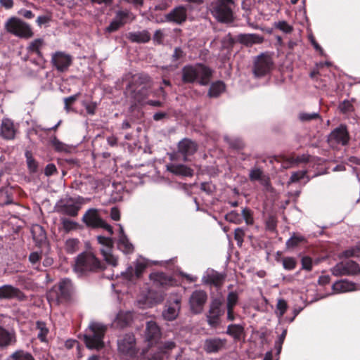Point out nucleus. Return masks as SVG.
<instances>
[{
    "mask_svg": "<svg viewBox=\"0 0 360 360\" xmlns=\"http://www.w3.org/2000/svg\"><path fill=\"white\" fill-rule=\"evenodd\" d=\"M288 309V304L283 299H280L278 300L276 304L277 314L278 317H281L284 315L286 310Z\"/></svg>",
    "mask_w": 360,
    "mask_h": 360,
    "instance_id": "obj_54",
    "label": "nucleus"
},
{
    "mask_svg": "<svg viewBox=\"0 0 360 360\" xmlns=\"http://www.w3.org/2000/svg\"><path fill=\"white\" fill-rule=\"evenodd\" d=\"M332 289L337 293H345L356 290L357 288L355 283L344 279L334 283Z\"/></svg>",
    "mask_w": 360,
    "mask_h": 360,
    "instance_id": "obj_25",
    "label": "nucleus"
},
{
    "mask_svg": "<svg viewBox=\"0 0 360 360\" xmlns=\"http://www.w3.org/2000/svg\"><path fill=\"white\" fill-rule=\"evenodd\" d=\"M226 344V339L213 338L205 340L204 349L207 353H217L223 349Z\"/></svg>",
    "mask_w": 360,
    "mask_h": 360,
    "instance_id": "obj_24",
    "label": "nucleus"
},
{
    "mask_svg": "<svg viewBox=\"0 0 360 360\" xmlns=\"http://www.w3.org/2000/svg\"><path fill=\"white\" fill-rule=\"evenodd\" d=\"M5 27L8 32L20 38L29 39L34 35L31 26L15 17L9 18L5 23Z\"/></svg>",
    "mask_w": 360,
    "mask_h": 360,
    "instance_id": "obj_7",
    "label": "nucleus"
},
{
    "mask_svg": "<svg viewBox=\"0 0 360 360\" xmlns=\"http://www.w3.org/2000/svg\"><path fill=\"white\" fill-rule=\"evenodd\" d=\"M330 271L335 276H355L360 273V266L353 260H345L337 263Z\"/></svg>",
    "mask_w": 360,
    "mask_h": 360,
    "instance_id": "obj_10",
    "label": "nucleus"
},
{
    "mask_svg": "<svg viewBox=\"0 0 360 360\" xmlns=\"http://www.w3.org/2000/svg\"><path fill=\"white\" fill-rule=\"evenodd\" d=\"M236 40L242 44L250 46L262 43L263 38L257 34H239L236 36Z\"/></svg>",
    "mask_w": 360,
    "mask_h": 360,
    "instance_id": "obj_27",
    "label": "nucleus"
},
{
    "mask_svg": "<svg viewBox=\"0 0 360 360\" xmlns=\"http://www.w3.org/2000/svg\"><path fill=\"white\" fill-rule=\"evenodd\" d=\"M103 269L100 261L94 255L83 252L77 257L74 270L80 276L90 271H97Z\"/></svg>",
    "mask_w": 360,
    "mask_h": 360,
    "instance_id": "obj_6",
    "label": "nucleus"
},
{
    "mask_svg": "<svg viewBox=\"0 0 360 360\" xmlns=\"http://www.w3.org/2000/svg\"><path fill=\"white\" fill-rule=\"evenodd\" d=\"M224 279L225 275L224 274L219 273L212 269H207L202 276V281L205 284L220 287Z\"/></svg>",
    "mask_w": 360,
    "mask_h": 360,
    "instance_id": "obj_22",
    "label": "nucleus"
},
{
    "mask_svg": "<svg viewBox=\"0 0 360 360\" xmlns=\"http://www.w3.org/2000/svg\"><path fill=\"white\" fill-rule=\"evenodd\" d=\"M72 61V57L65 52L56 51L52 54L51 63L58 72L66 71L70 66Z\"/></svg>",
    "mask_w": 360,
    "mask_h": 360,
    "instance_id": "obj_18",
    "label": "nucleus"
},
{
    "mask_svg": "<svg viewBox=\"0 0 360 360\" xmlns=\"http://www.w3.org/2000/svg\"><path fill=\"white\" fill-rule=\"evenodd\" d=\"M11 299L24 300L25 299V295L19 288L11 285H4L0 286V300Z\"/></svg>",
    "mask_w": 360,
    "mask_h": 360,
    "instance_id": "obj_21",
    "label": "nucleus"
},
{
    "mask_svg": "<svg viewBox=\"0 0 360 360\" xmlns=\"http://www.w3.org/2000/svg\"><path fill=\"white\" fill-rule=\"evenodd\" d=\"M299 119L304 122H310L314 120L320 119V115L318 112H300L299 114Z\"/></svg>",
    "mask_w": 360,
    "mask_h": 360,
    "instance_id": "obj_48",
    "label": "nucleus"
},
{
    "mask_svg": "<svg viewBox=\"0 0 360 360\" xmlns=\"http://www.w3.org/2000/svg\"><path fill=\"white\" fill-rule=\"evenodd\" d=\"M198 150L197 143L189 139H183L178 143L177 155L182 157L184 161H188Z\"/></svg>",
    "mask_w": 360,
    "mask_h": 360,
    "instance_id": "obj_19",
    "label": "nucleus"
},
{
    "mask_svg": "<svg viewBox=\"0 0 360 360\" xmlns=\"http://www.w3.org/2000/svg\"><path fill=\"white\" fill-rule=\"evenodd\" d=\"M79 241L77 238L67 239L65 244V250L68 253L73 254L79 250Z\"/></svg>",
    "mask_w": 360,
    "mask_h": 360,
    "instance_id": "obj_45",
    "label": "nucleus"
},
{
    "mask_svg": "<svg viewBox=\"0 0 360 360\" xmlns=\"http://www.w3.org/2000/svg\"><path fill=\"white\" fill-rule=\"evenodd\" d=\"M244 326L240 324H231L227 326L226 334L233 338L236 340H239L244 335Z\"/></svg>",
    "mask_w": 360,
    "mask_h": 360,
    "instance_id": "obj_36",
    "label": "nucleus"
},
{
    "mask_svg": "<svg viewBox=\"0 0 360 360\" xmlns=\"http://www.w3.org/2000/svg\"><path fill=\"white\" fill-rule=\"evenodd\" d=\"M188 9L192 10V6H179L174 8L170 12L165 15V20L176 25H181L187 19Z\"/></svg>",
    "mask_w": 360,
    "mask_h": 360,
    "instance_id": "obj_16",
    "label": "nucleus"
},
{
    "mask_svg": "<svg viewBox=\"0 0 360 360\" xmlns=\"http://www.w3.org/2000/svg\"><path fill=\"white\" fill-rule=\"evenodd\" d=\"M79 95V94H76L69 97L64 98L63 101L65 103V109L66 110V111L68 112L70 110L69 105L74 103L77 99Z\"/></svg>",
    "mask_w": 360,
    "mask_h": 360,
    "instance_id": "obj_60",
    "label": "nucleus"
},
{
    "mask_svg": "<svg viewBox=\"0 0 360 360\" xmlns=\"http://www.w3.org/2000/svg\"><path fill=\"white\" fill-rule=\"evenodd\" d=\"M150 279L157 287L166 288L172 285V279L169 276L162 272H155L150 274Z\"/></svg>",
    "mask_w": 360,
    "mask_h": 360,
    "instance_id": "obj_28",
    "label": "nucleus"
},
{
    "mask_svg": "<svg viewBox=\"0 0 360 360\" xmlns=\"http://www.w3.org/2000/svg\"><path fill=\"white\" fill-rule=\"evenodd\" d=\"M244 231L242 228H237L234 231V238L238 244H241L243 241Z\"/></svg>",
    "mask_w": 360,
    "mask_h": 360,
    "instance_id": "obj_63",
    "label": "nucleus"
},
{
    "mask_svg": "<svg viewBox=\"0 0 360 360\" xmlns=\"http://www.w3.org/2000/svg\"><path fill=\"white\" fill-rule=\"evenodd\" d=\"M123 26L120 22L115 18L110 23V25L105 28V32L111 33L117 31L120 27Z\"/></svg>",
    "mask_w": 360,
    "mask_h": 360,
    "instance_id": "obj_57",
    "label": "nucleus"
},
{
    "mask_svg": "<svg viewBox=\"0 0 360 360\" xmlns=\"http://www.w3.org/2000/svg\"><path fill=\"white\" fill-rule=\"evenodd\" d=\"M182 82L186 84L198 83L206 86L210 83L212 71L206 65L201 63L188 65L181 70Z\"/></svg>",
    "mask_w": 360,
    "mask_h": 360,
    "instance_id": "obj_3",
    "label": "nucleus"
},
{
    "mask_svg": "<svg viewBox=\"0 0 360 360\" xmlns=\"http://www.w3.org/2000/svg\"><path fill=\"white\" fill-rule=\"evenodd\" d=\"M304 238L301 236H296L293 234L287 241L286 246L287 248H295L301 242L304 241Z\"/></svg>",
    "mask_w": 360,
    "mask_h": 360,
    "instance_id": "obj_50",
    "label": "nucleus"
},
{
    "mask_svg": "<svg viewBox=\"0 0 360 360\" xmlns=\"http://www.w3.org/2000/svg\"><path fill=\"white\" fill-rule=\"evenodd\" d=\"M238 300V295L236 292H230L227 296L226 308H234Z\"/></svg>",
    "mask_w": 360,
    "mask_h": 360,
    "instance_id": "obj_52",
    "label": "nucleus"
},
{
    "mask_svg": "<svg viewBox=\"0 0 360 360\" xmlns=\"http://www.w3.org/2000/svg\"><path fill=\"white\" fill-rule=\"evenodd\" d=\"M249 179L252 182L259 181L264 186L268 185V179L266 177L264 171L257 167H254L250 170Z\"/></svg>",
    "mask_w": 360,
    "mask_h": 360,
    "instance_id": "obj_30",
    "label": "nucleus"
},
{
    "mask_svg": "<svg viewBox=\"0 0 360 360\" xmlns=\"http://www.w3.org/2000/svg\"><path fill=\"white\" fill-rule=\"evenodd\" d=\"M37 329L39 330L37 338L41 341L45 342L47 334L49 333V329L47 328L44 322L37 321Z\"/></svg>",
    "mask_w": 360,
    "mask_h": 360,
    "instance_id": "obj_46",
    "label": "nucleus"
},
{
    "mask_svg": "<svg viewBox=\"0 0 360 360\" xmlns=\"http://www.w3.org/2000/svg\"><path fill=\"white\" fill-rule=\"evenodd\" d=\"M105 325L96 321H91L84 335V342L87 348L100 349L103 347V338L106 332Z\"/></svg>",
    "mask_w": 360,
    "mask_h": 360,
    "instance_id": "obj_5",
    "label": "nucleus"
},
{
    "mask_svg": "<svg viewBox=\"0 0 360 360\" xmlns=\"http://www.w3.org/2000/svg\"><path fill=\"white\" fill-rule=\"evenodd\" d=\"M150 81V77L146 74H136L131 77V80L127 85L126 94L135 104L144 103L149 96Z\"/></svg>",
    "mask_w": 360,
    "mask_h": 360,
    "instance_id": "obj_2",
    "label": "nucleus"
},
{
    "mask_svg": "<svg viewBox=\"0 0 360 360\" xmlns=\"http://www.w3.org/2000/svg\"><path fill=\"white\" fill-rule=\"evenodd\" d=\"M273 67L271 58L266 54L258 56L254 61L253 74L255 77H262L269 74Z\"/></svg>",
    "mask_w": 360,
    "mask_h": 360,
    "instance_id": "obj_13",
    "label": "nucleus"
},
{
    "mask_svg": "<svg viewBox=\"0 0 360 360\" xmlns=\"http://www.w3.org/2000/svg\"><path fill=\"white\" fill-rule=\"evenodd\" d=\"M16 129L13 122L8 118H4L1 121L0 128V136L6 140H13L15 139Z\"/></svg>",
    "mask_w": 360,
    "mask_h": 360,
    "instance_id": "obj_23",
    "label": "nucleus"
},
{
    "mask_svg": "<svg viewBox=\"0 0 360 360\" xmlns=\"http://www.w3.org/2000/svg\"><path fill=\"white\" fill-rule=\"evenodd\" d=\"M167 169L174 174L184 176H191L193 173L191 168L180 164H171L167 166Z\"/></svg>",
    "mask_w": 360,
    "mask_h": 360,
    "instance_id": "obj_34",
    "label": "nucleus"
},
{
    "mask_svg": "<svg viewBox=\"0 0 360 360\" xmlns=\"http://www.w3.org/2000/svg\"><path fill=\"white\" fill-rule=\"evenodd\" d=\"M9 359L12 360H35L33 356L24 350H17L10 355Z\"/></svg>",
    "mask_w": 360,
    "mask_h": 360,
    "instance_id": "obj_44",
    "label": "nucleus"
},
{
    "mask_svg": "<svg viewBox=\"0 0 360 360\" xmlns=\"http://www.w3.org/2000/svg\"><path fill=\"white\" fill-rule=\"evenodd\" d=\"M117 350L122 358L131 359L136 357L138 349L133 334H125L117 340Z\"/></svg>",
    "mask_w": 360,
    "mask_h": 360,
    "instance_id": "obj_8",
    "label": "nucleus"
},
{
    "mask_svg": "<svg viewBox=\"0 0 360 360\" xmlns=\"http://www.w3.org/2000/svg\"><path fill=\"white\" fill-rule=\"evenodd\" d=\"M131 320V314L129 312L120 311L116 316L115 323L120 327H124L129 323Z\"/></svg>",
    "mask_w": 360,
    "mask_h": 360,
    "instance_id": "obj_41",
    "label": "nucleus"
},
{
    "mask_svg": "<svg viewBox=\"0 0 360 360\" xmlns=\"http://www.w3.org/2000/svg\"><path fill=\"white\" fill-rule=\"evenodd\" d=\"M11 189L4 188L0 189V206L13 203V198L11 195Z\"/></svg>",
    "mask_w": 360,
    "mask_h": 360,
    "instance_id": "obj_43",
    "label": "nucleus"
},
{
    "mask_svg": "<svg viewBox=\"0 0 360 360\" xmlns=\"http://www.w3.org/2000/svg\"><path fill=\"white\" fill-rule=\"evenodd\" d=\"M222 302L220 299L215 298L212 300L208 314L207 315V321L210 326L215 327L219 323V318L224 314L221 309Z\"/></svg>",
    "mask_w": 360,
    "mask_h": 360,
    "instance_id": "obj_17",
    "label": "nucleus"
},
{
    "mask_svg": "<svg viewBox=\"0 0 360 360\" xmlns=\"http://www.w3.org/2000/svg\"><path fill=\"white\" fill-rule=\"evenodd\" d=\"M225 219L231 223L240 224L242 223V217L238 212L233 210L225 215Z\"/></svg>",
    "mask_w": 360,
    "mask_h": 360,
    "instance_id": "obj_47",
    "label": "nucleus"
},
{
    "mask_svg": "<svg viewBox=\"0 0 360 360\" xmlns=\"http://www.w3.org/2000/svg\"><path fill=\"white\" fill-rule=\"evenodd\" d=\"M15 342V334L0 326V347H5L14 344Z\"/></svg>",
    "mask_w": 360,
    "mask_h": 360,
    "instance_id": "obj_32",
    "label": "nucleus"
},
{
    "mask_svg": "<svg viewBox=\"0 0 360 360\" xmlns=\"http://www.w3.org/2000/svg\"><path fill=\"white\" fill-rule=\"evenodd\" d=\"M200 188L207 194H211L215 190V186L212 183L203 182L201 184Z\"/></svg>",
    "mask_w": 360,
    "mask_h": 360,
    "instance_id": "obj_61",
    "label": "nucleus"
},
{
    "mask_svg": "<svg viewBox=\"0 0 360 360\" xmlns=\"http://www.w3.org/2000/svg\"><path fill=\"white\" fill-rule=\"evenodd\" d=\"M31 232L34 240L41 244L44 243L46 239V234L43 227L39 224H35L32 226Z\"/></svg>",
    "mask_w": 360,
    "mask_h": 360,
    "instance_id": "obj_37",
    "label": "nucleus"
},
{
    "mask_svg": "<svg viewBox=\"0 0 360 360\" xmlns=\"http://www.w3.org/2000/svg\"><path fill=\"white\" fill-rule=\"evenodd\" d=\"M349 134L345 124H340L335 128L328 136V142L333 148L338 146H347L349 143Z\"/></svg>",
    "mask_w": 360,
    "mask_h": 360,
    "instance_id": "obj_12",
    "label": "nucleus"
},
{
    "mask_svg": "<svg viewBox=\"0 0 360 360\" xmlns=\"http://www.w3.org/2000/svg\"><path fill=\"white\" fill-rule=\"evenodd\" d=\"M160 330L155 321H150L146 323V338L148 341H153L160 336Z\"/></svg>",
    "mask_w": 360,
    "mask_h": 360,
    "instance_id": "obj_33",
    "label": "nucleus"
},
{
    "mask_svg": "<svg viewBox=\"0 0 360 360\" xmlns=\"http://www.w3.org/2000/svg\"><path fill=\"white\" fill-rule=\"evenodd\" d=\"M360 257V242H359L355 246L351 247L339 255V258L342 259L349 258V257Z\"/></svg>",
    "mask_w": 360,
    "mask_h": 360,
    "instance_id": "obj_39",
    "label": "nucleus"
},
{
    "mask_svg": "<svg viewBox=\"0 0 360 360\" xmlns=\"http://www.w3.org/2000/svg\"><path fill=\"white\" fill-rule=\"evenodd\" d=\"M82 221L87 226L91 228H102L106 230L109 235L113 233L112 228L99 216L97 209L88 210L83 215ZM98 243L101 245L100 251L104 260L113 266L117 264V258L112 253L113 240L110 236H97Z\"/></svg>",
    "mask_w": 360,
    "mask_h": 360,
    "instance_id": "obj_1",
    "label": "nucleus"
},
{
    "mask_svg": "<svg viewBox=\"0 0 360 360\" xmlns=\"http://www.w3.org/2000/svg\"><path fill=\"white\" fill-rule=\"evenodd\" d=\"M73 290L72 282L69 278H63L58 283V285L54 288L49 294V299L53 297L56 294L57 301L68 299Z\"/></svg>",
    "mask_w": 360,
    "mask_h": 360,
    "instance_id": "obj_14",
    "label": "nucleus"
},
{
    "mask_svg": "<svg viewBox=\"0 0 360 360\" xmlns=\"http://www.w3.org/2000/svg\"><path fill=\"white\" fill-rule=\"evenodd\" d=\"M27 168L31 173H35L38 169V162L33 158L31 151L26 150L25 153Z\"/></svg>",
    "mask_w": 360,
    "mask_h": 360,
    "instance_id": "obj_42",
    "label": "nucleus"
},
{
    "mask_svg": "<svg viewBox=\"0 0 360 360\" xmlns=\"http://www.w3.org/2000/svg\"><path fill=\"white\" fill-rule=\"evenodd\" d=\"M242 221L244 220L247 225H252L254 223V218L252 212L248 207H245L241 212Z\"/></svg>",
    "mask_w": 360,
    "mask_h": 360,
    "instance_id": "obj_49",
    "label": "nucleus"
},
{
    "mask_svg": "<svg viewBox=\"0 0 360 360\" xmlns=\"http://www.w3.org/2000/svg\"><path fill=\"white\" fill-rule=\"evenodd\" d=\"M181 309V298L175 297L167 301L162 316L165 320L173 321L179 315Z\"/></svg>",
    "mask_w": 360,
    "mask_h": 360,
    "instance_id": "obj_20",
    "label": "nucleus"
},
{
    "mask_svg": "<svg viewBox=\"0 0 360 360\" xmlns=\"http://www.w3.org/2000/svg\"><path fill=\"white\" fill-rule=\"evenodd\" d=\"M134 266H129L125 271L121 273L123 278L130 283L134 282L141 277L148 266V261L144 257H139L134 262Z\"/></svg>",
    "mask_w": 360,
    "mask_h": 360,
    "instance_id": "obj_11",
    "label": "nucleus"
},
{
    "mask_svg": "<svg viewBox=\"0 0 360 360\" xmlns=\"http://www.w3.org/2000/svg\"><path fill=\"white\" fill-rule=\"evenodd\" d=\"M84 107L86 109V112L90 115H94L96 113V110L97 108V103L96 102H85L83 104Z\"/></svg>",
    "mask_w": 360,
    "mask_h": 360,
    "instance_id": "obj_56",
    "label": "nucleus"
},
{
    "mask_svg": "<svg viewBox=\"0 0 360 360\" xmlns=\"http://www.w3.org/2000/svg\"><path fill=\"white\" fill-rule=\"evenodd\" d=\"M127 38L134 43H147L150 39V34L148 30L131 32L127 34Z\"/></svg>",
    "mask_w": 360,
    "mask_h": 360,
    "instance_id": "obj_29",
    "label": "nucleus"
},
{
    "mask_svg": "<svg viewBox=\"0 0 360 360\" xmlns=\"http://www.w3.org/2000/svg\"><path fill=\"white\" fill-rule=\"evenodd\" d=\"M115 18L124 25L126 23L134 21L136 18V15L129 10L124 9L116 11Z\"/></svg>",
    "mask_w": 360,
    "mask_h": 360,
    "instance_id": "obj_35",
    "label": "nucleus"
},
{
    "mask_svg": "<svg viewBox=\"0 0 360 360\" xmlns=\"http://www.w3.org/2000/svg\"><path fill=\"white\" fill-rule=\"evenodd\" d=\"M84 203V199L81 196L68 197L57 203V210L63 214L75 217Z\"/></svg>",
    "mask_w": 360,
    "mask_h": 360,
    "instance_id": "obj_9",
    "label": "nucleus"
},
{
    "mask_svg": "<svg viewBox=\"0 0 360 360\" xmlns=\"http://www.w3.org/2000/svg\"><path fill=\"white\" fill-rule=\"evenodd\" d=\"M275 27L286 34L290 33L293 30L292 26L284 20L276 22Z\"/></svg>",
    "mask_w": 360,
    "mask_h": 360,
    "instance_id": "obj_51",
    "label": "nucleus"
},
{
    "mask_svg": "<svg viewBox=\"0 0 360 360\" xmlns=\"http://www.w3.org/2000/svg\"><path fill=\"white\" fill-rule=\"evenodd\" d=\"M302 267L303 269L307 270L308 271L312 269L313 262L312 259L307 256L303 257L302 258Z\"/></svg>",
    "mask_w": 360,
    "mask_h": 360,
    "instance_id": "obj_58",
    "label": "nucleus"
},
{
    "mask_svg": "<svg viewBox=\"0 0 360 360\" xmlns=\"http://www.w3.org/2000/svg\"><path fill=\"white\" fill-rule=\"evenodd\" d=\"M306 175V171L300 170L292 173L288 184L297 182L302 179Z\"/></svg>",
    "mask_w": 360,
    "mask_h": 360,
    "instance_id": "obj_55",
    "label": "nucleus"
},
{
    "mask_svg": "<svg viewBox=\"0 0 360 360\" xmlns=\"http://www.w3.org/2000/svg\"><path fill=\"white\" fill-rule=\"evenodd\" d=\"M175 360H192L184 349L179 348V352L175 356Z\"/></svg>",
    "mask_w": 360,
    "mask_h": 360,
    "instance_id": "obj_62",
    "label": "nucleus"
},
{
    "mask_svg": "<svg viewBox=\"0 0 360 360\" xmlns=\"http://www.w3.org/2000/svg\"><path fill=\"white\" fill-rule=\"evenodd\" d=\"M45 45L44 41L41 38L35 39L30 41L27 47V53L30 55L36 54L39 58H42L41 49Z\"/></svg>",
    "mask_w": 360,
    "mask_h": 360,
    "instance_id": "obj_31",
    "label": "nucleus"
},
{
    "mask_svg": "<svg viewBox=\"0 0 360 360\" xmlns=\"http://www.w3.org/2000/svg\"><path fill=\"white\" fill-rule=\"evenodd\" d=\"M207 300V295L202 290H196L192 292L189 298L191 310L194 314L202 311L205 304Z\"/></svg>",
    "mask_w": 360,
    "mask_h": 360,
    "instance_id": "obj_15",
    "label": "nucleus"
},
{
    "mask_svg": "<svg viewBox=\"0 0 360 360\" xmlns=\"http://www.w3.org/2000/svg\"><path fill=\"white\" fill-rule=\"evenodd\" d=\"M226 141L233 148H240L242 146V142L239 139H232L228 136H225Z\"/></svg>",
    "mask_w": 360,
    "mask_h": 360,
    "instance_id": "obj_64",
    "label": "nucleus"
},
{
    "mask_svg": "<svg viewBox=\"0 0 360 360\" xmlns=\"http://www.w3.org/2000/svg\"><path fill=\"white\" fill-rule=\"evenodd\" d=\"M62 224H63V229L66 231H70L72 229H74L76 226H77V223L76 222H74L70 219H63L62 220Z\"/></svg>",
    "mask_w": 360,
    "mask_h": 360,
    "instance_id": "obj_59",
    "label": "nucleus"
},
{
    "mask_svg": "<svg viewBox=\"0 0 360 360\" xmlns=\"http://www.w3.org/2000/svg\"><path fill=\"white\" fill-rule=\"evenodd\" d=\"M225 91V84L221 81H217L212 83L208 91L210 97L217 98Z\"/></svg>",
    "mask_w": 360,
    "mask_h": 360,
    "instance_id": "obj_38",
    "label": "nucleus"
},
{
    "mask_svg": "<svg viewBox=\"0 0 360 360\" xmlns=\"http://www.w3.org/2000/svg\"><path fill=\"white\" fill-rule=\"evenodd\" d=\"M50 142L57 152L68 153L70 151V148L67 144L58 139L56 136L51 137Z\"/></svg>",
    "mask_w": 360,
    "mask_h": 360,
    "instance_id": "obj_40",
    "label": "nucleus"
},
{
    "mask_svg": "<svg viewBox=\"0 0 360 360\" xmlns=\"http://www.w3.org/2000/svg\"><path fill=\"white\" fill-rule=\"evenodd\" d=\"M282 263L283 268L288 271L294 269L296 266V261L293 257H284L282 260Z\"/></svg>",
    "mask_w": 360,
    "mask_h": 360,
    "instance_id": "obj_53",
    "label": "nucleus"
},
{
    "mask_svg": "<svg viewBox=\"0 0 360 360\" xmlns=\"http://www.w3.org/2000/svg\"><path fill=\"white\" fill-rule=\"evenodd\" d=\"M120 226V237L117 241V248L120 250L125 254L131 253L134 250L133 245L129 242L127 236L124 233V229L122 225H119Z\"/></svg>",
    "mask_w": 360,
    "mask_h": 360,
    "instance_id": "obj_26",
    "label": "nucleus"
},
{
    "mask_svg": "<svg viewBox=\"0 0 360 360\" xmlns=\"http://www.w3.org/2000/svg\"><path fill=\"white\" fill-rule=\"evenodd\" d=\"M234 0H212L209 10L217 21L230 23L234 20Z\"/></svg>",
    "mask_w": 360,
    "mask_h": 360,
    "instance_id": "obj_4",
    "label": "nucleus"
}]
</instances>
